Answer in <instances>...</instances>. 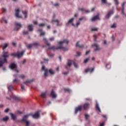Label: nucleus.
I'll list each match as a JSON object with an SVG mask.
<instances>
[{
  "label": "nucleus",
  "instance_id": "nucleus-34",
  "mask_svg": "<svg viewBox=\"0 0 126 126\" xmlns=\"http://www.w3.org/2000/svg\"><path fill=\"white\" fill-rule=\"evenodd\" d=\"M117 27V24L114 23L111 26V28H116Z\"/></svg>",
  "mask_w": 126,
  "mask_h": 126
},
{
  "label": "nucleus",
  "instance_id": "nucleus-39",
  "mask_svg": "<svg viewBox=\"0 0 126 126\" xmlns=\"http://www.w3.org/2000/svg\"><path fill=\"white\" fill-rule=\"evenodd\" d=\"M79 20L80 21L81 20H86V18L85 17H82L79 19Z\"/></svg>",
  "mask_w": 126,
  "mask_h": 126
},
{
  "label": "nucleus",
  "instance_id": "nucleus-23",
  "mask_svg": "<svg viewBox=\"0 0 126 126\" xmlns=\"http://www.w3.org/2000/svg\"><path fill=\"white\" fill-rule=\"evenodd\" d=\"M95 108L98 111V112L101 113V109H100V107H99V104L98 103H96Z\"/></svg>",
  "mask_w": 126,
  "mask_h": 126
},
{
  "label": "nucleus",
  "instance_id": "nucleus-53",
  "mask_svg": "<svg viewBox=\"0 0 126 126\" xmlns=\"http://www.w3.org/2000/svg\"><path fill=\"white\" fill-rule=\"evenodd\" d=\"M20 77H21V78H25V75H21L20 76Z\"/></svg>",
  "mask_w": 126,
  "mask_h": 126
},
{
  "label": "nucleus",
  "instance_id": "nucleus-43",
  "mask_svg": "<svg viewBox=\"0 0 126 126\" xmlns=\"http://www.w3.org/2000/svg\"><path fill=\"white\" fill-rule=\"evenodd\" d=\"M2 20H3V22H4V23L5 24H7V21L6 20H5V17H3L2 18Z\"/></svg>",
  "mask_w": 126,
  "mask_h": 126
},
{
  "label": "nucleus",
  "instance_id": "nucleus-8",
  "mask_svg": "<svg viewBox=\"0 0 126 126\" xmlns=\"http://www.w3.org/2000/svg\"><path fill=\"white\" fill-rule=\"evenodd\" d=\"M92 47H95L96 48L94 49V51H100L101 50V48H100V46L97 44H94L92 45Z\"/></svg>",
  "mask_w": 126,
  "mask_h": 126
},
{
  "label": "nucleus",
  "instance_id": "nucleus-6",
  "mask_svg": "<svg viewBox=\"0 0 126 126\" xmlns=\"http://www.w3.org/2000/svg\"><path fill=\"white\" fill-rule=\"evenodd\" d=\"M83 109L84 110H88L90 107V104L88 102H86L85 104H83V106H82Z\"/></svg>",
  "mask_w": 126,
  "mask_h": 126
},
{
  "label": "nucleus",
  "instance_id": "nucleus-57",
  "mask_svg": "<svg viewBox=\"0 0 126 126\" xmlns=\"http://www.w3.org/2000/svg\"><path fill=\"white\" fill-rule=\"evenodd\" d=\"M77 27H78L79 25H80V22H78L76 23Z\"/></svg>",
  "mask_w": 126,
  "mask_h": 126
},
{
  "label": "nucleus",
  "instance_id": "nucleus-40",
  "mask_svg": "<svg viewBox=\"0 0 126 126\" xmlns=\"http://www.w3.org/2000/svg\"><path fill=\"white\" fill-rule=\"evenodd\" d=\"M32 44V46H34L35 47L37 46H39V43H37V42H34Z\"/></svg>",
  "mask_w": 126,
  "mask_h": 126
},
{
  "label": "nucleus",
  "instance_id": "nucleus-19",
  "mask_svg": "<svg viewBox=\"0 0 126 126\" xmlns=\"http://www.w3.org/2000/svg\"><path fill=\"white\" fill-rule=\"evenodd\" d=\"M76 47H79V48H84V45L83 44H79V41L77 42L76 44Z\"/></svg>",
  "mask_w": 126,
  "mask_h": 126
},
{
  "label": "nucleus",
  "instance_id": "nucleus-56",
  "mask_svg": "<svg viewBox=\"0 0 126 126\" xmlns=\"http://www.w3.org/2000/svg\"><path fill=\"white\" fill-rule=\"evenodd\" d=\"M11 98H13V99H14V100H16V96L15 95H13L12 97Z\"/></svg>",
  "mask_w": 126,
  "mask_h": 126
},
{
  "label": "nucleus",
  "instance_id": "nucleus-49",
  "mask_svg": "<svg viewBox=\"0 0 126 126\" xmlns=\"http://www.w3.org/2000/svg\"><path fill=\"white\" fill-rule=\"evenodd\" d=\"M9 111V108H7V109L4 110V113H8Z\"/></svg>",
  "mask_w": 126,
  "mask_h": 126
},
{
  "label": "nucleus",
  "instance_id": "nucleus-31",
  "mask_svg": "<svg viewBox=\"0 0 126 126\" xmlns=\"http://www.w3.org/2000/svg\"><path fill=\"white\" fill-rule=\"evenodd\" d=\"M106 67L108 69H110V68H111V64L110 63H108L107 64H106Z\"/></svg>",
  "mask_w": 126,
  "mask_h": 126
},
{
  "label": "nucleus",
  "instance_id": "nucleus-44",
  "mask_svg": "<svg viewBox=\"0 0 126 126\" xmlns=\"http://www.w3.org/2000/svg\"><path fill=\"white\" fill-rule=\"evenodd\" d=\"M49 41H51V42L53 41H55V37H52L49 38Z\"/></svg>",
  "mask_w": 126,
  "mask_h": 126
},
{
  "label": "nucleus",
  "instance_id": "nucleus-51",
  "mask_svg": "<svg viewBox=\"0 0 126 126\" xmlns=\"http://www.w3.org/2000/svg\"><path fill=\"white\" fill-rule=\"evenodd\" d=\"M11 57L13 56V57H16V53H12L11 54Z\"/></svg>",
  "mask_w": 126,
  "mask_h": 126
},
{
  "label": "nucleus",
  "instance_id": "nucleus-32",
  "mask_svg": "<svg viewBox=\"0 0 126 126\" xmlns=\"http://www.w3.org/2000/svg\"><path fill=\"white\" fill-rule=\"evenodd\" d=\"M23 14L25 16V18H27V11H24L22 12Z\"/></svg>",
  "mask_w": 126,
  "mask_h": 126
},
{
  "label": "nucleus",
  "instance_id": "nucleus-10",
  "mask_svg": "<svg viewBox=\"0 0 126 126\" xmlns=\"http://www.w3.org/2000/svg\"><path fill=\"white\" fill-rule=\"evenodd\" d=\"M42 70L45 71L44 74L45 77H46V76H48V69L46 68L45 67V66H42Z\"/></svg>",
  "mask_w": 126,
  "mask_h": 126
},
{
  "label": "nucleus",
  "instance_id": "nucleus-1",
  "mask_svg": "<svg viewBox=\"0 0 126 126\" xmlns=\"http://www.w3.org/2000/svg\"><path fill=\"white\" fill-rule=\"evenodd\" d=\"M69 41L67 39H64L63 41H60L58 42V45L60 46L56 47L55 46L52 47H49L48 48V50H53V51H56V50H63V51H67L68 49L66 47L63 46V44L65 43L66 45H68Z\"/></svg>",
  "mask_w": 126,
  "mask_h": 126
},
{
  "label": "nucleus",
  "instance_id": "nucleus-59",
  "mask_svg": "<svg viewBox=\"0 0 126 126\" xmlns=\"http://www.w3.org/2000/svg\"><path fill=\"white\" fill-rule=\"evenodd\" d=\"M85 100H86V101H91V99L90 98H86Z\"/></svg>",
  "mask_w": 126,
  "mask_h": 126
},
{
  "label": "nucleus",
  "instance_id": "nucleus-62",
  "mask_svg": "<svg viewBox=\"0 0 126 126\" xmlns=\"http://www.w3.org/2000/svg\"><path fill=\"white\" fill-rule=\"evenodd\" d=\"M89 53H90V50H89V51H87L86 52V55H88V54H89Z\"/></svg>",
  "mask_w": 126,
  "mask_h": 126
},
{
  "label": "nucleus",
  "instance_id": "nucleus-35",
  "mask_svg": "<svg viewBox=\"0 0 126 126\" xmlns=\"http://www.w3.org/2000/svg\"><path fill=\"white\" fill-rule=\"evenodd\" d=\"M21 100V98L20 97L17 96H16V102H19Z\"/></svg>",
  "mask_w": 126,
  "mask_h": 126
},
{
  "label": "nucleus",
  "instance_id": "nucleus-7",
  "mask_svg": "<svg viewBox=\"0 0 126 126\" xmlns=\"http://www.w3.org/2000/svg\"><path fill=\"white\" fill-rule=\"evenodd\" d=\"M25 51H22L21 52H18L16 53V57L18 58V59H20L21 57L24 55V53Z\"/></svg>",
  "mask_w": 126,
  "mask_h": 126
},
{
  "label": "nucleus",
  "instance_id": "nucleus-60",
  "mask_svg": "<svg viewBox=\"0 0 126 126\" xmlns=\"http://www.w3.org/2000/svg\"><path fill=\"white\" fill-rule=\"evenodd\" d=\"M105 126V123L103 122L100 124L99 126Z\"/></svg>",
  "mask_w": 126,
  "mask_h": 126
},
{
  "label": "nucleus",
  "instance_id": "nucleus-37",
  "mask_svg": "<svg viewBox=\"0 0 126 126\" xmlns=\"http://www.w3.org/2000/svg\"><path fill=\"white\" fill-rule=\"evenodd\" d=\"M10 116L13 120H15V115L12 113H10Z\"/></svg>",
  "mask_w": 126,
  "mask_h": 126
},
{
  "label": "nucleus",
  "instance_id": "nucleus-20",
  "mask_svg": "<svg viewBox=\"0 0 126 126\" xmlns=\"http://www.w3.org/2000/svg\"><path fill=\"white\" fill-rule=\"evenodd\" d=\"M97 19H99V15H97L96 16L94 17L92 19V21H95L97 20Z\"/></svg>",
  "mask_w": 126,
  "mask_h": 126
},
{
  "label": "nucleus",
  "instance_id": "nucleus-29",
  "mask_svg": "<svg viewBox=\"0 0 126 126\" xmlns=\"http://www.w3.org/2000/svg\"><path fill=\"white\" fill-rule=\"evenodd\" d=\"M8 120V117L7 116H6L2 119V121L3 122H6Z\"/></svg>",
  "mask_w": 126,
  "mask_h": 126
},
{
  "label": "nucleus",
  "instance_id": "nucleus-28",
  "mask_svg": "<svg viewBox=\"0 0 126 126\" xmlns=\"http://www.w3.org/2000/svg\"><path fill=\"white\" fill-rule=\"evenodd\" d=\"M49 73H50V74H52V75L55 74V71H54V70H53V69H50L49 70Z\"/></svg>",
  "mask_w": 126,
  "mask_h": 126
},
{
  "label": "nucleus",
  "instance_id": "nucleus-15",
  "mask_svg": "<svg viewBox=\"0 0 126 126\" xmlns=\"http://www.w3.org/2000/svg\"><path fill=\"white\" fill-rule=\"evenodd\" d=\"M39 116L40 114L39 112H36L32 115V118H33V119H37V118H39Z\"/></svg>",
  "mask_w": 126,
  "mask_h": 126
},
{
  "label": "nucleus",
  "instance_id": "nucleus-21",
  "mask_svg": "<svg viewBox=\"0 0 126 126\" xmlns=\"http://www.w3.org/2000/svg\"><path fill=\"white\" fill-rule=\"evenodd\" d=\"M28 28L29 31H33V25H29L28 26Z\"/></svg>",
  "mask_w": 126,
  "mask_h": 126
},
{
  "label": "nucleus",
  "instance_id": "nucleus-3",
  "mask_svg": "<svg viewBox=\"0 0 126 126\" xmlns=\"http://www.w3.org/2000/svg\"><path fill=\"white\" fill-rule=\"evenodd\" d=\"M30 116H32V114H27L24 116L23 117L22 121V122H24L26 126H30V122L27 120V119H28V118H29V117H30Z\"/></svg>",
  "mask_w": 126,
  "mask_h": 126
},
{
  "label": "nucleus",
  "instance_id": "nucleus-46",
  "mask_svg": "<svg viewBox=\"0 0 126 126\" xmlns=\"http://www.w3.org/2000/svg\"><path fill=\"white\" fill-rule=\"evenodd\" d=\"M65 91H67V92H70L71 90L69 89H64Z\"/></svg>",
  "mask_w": 126,
  "mask_h": 126
},
{
  "label": "nucleus",
  "instance_id": "nucleus-52",
  "mask_svg": "<svg viewBox=\"0 0 126 126\" xmlns=\"http://www.w3.org/2000/svg\"><path fill=\"white\" fill-rule=\"evenodd\" d=\"M39 26L40 27H43V26H45V24H40L39 25Z\"/></svg>",
  "mask_w": 126,
  "mask_h": 126
},
{
  "label": "nucleus",
  "instance_id": "nucleus-24",
  "mask_svg": "<svg viewBox=\"0 0 126 126\" xmlns=\"http://www.w3.org/2000/svg\"><path fill=\"white\" fill-rule=\"evenodd\" d=\"M32 81H34V79L31 80H27L24 82V84L27 85V84L30 83V82H32Z\"/></svg>",
  "mask_w": 126,
  "mask_h": 126
},
{
  "label": "nucleus",
  "instance_id": "nucleus-61",
  "mask_svg": "<svg viewBox=\"0 0 126 126\" xmlns=\"http://www.w3.org/2000/svg\"><path fill=\"white\" fill-rule=\"evenodd\" d=\"M23 33H24V34H28L29 32H28V31H24L23 32Z\"/></svg>",
  "mask_w": 126,
  "mask_h": 126
},
{
  "label": "nucleus",
  "instance_id": "nucleus-47",
  "mask_svg": "<svg viewBox=\"0 0 126 126\" xmlns=\"http://www.w3.org/2000/svg\"><path fill=\"white\" fill-rule=\"evenodd\" d=\"M77 57H80V55H81V53H80V52H77Z\"/></svg>",
  "mask_w": 126,
  "mask_h": 126
},
{
  "label": "nucleus",
  "instance_id": "nucleus-13",
  "mask_svg": "<svg viewBox=\"0 0 126 126\" xmlns=\"http://www.w3.org/2000/svg\"><path fill=\"white\" fill-rule=\"evenodd\" d=\"M41 97L42 98H44V99H46L47 98V92H45L44 93H42L40 94Z\"/></svg>",
  "mask_w": 126,
  "mask_h": 126
},
{
  "label": "nucleus",
  "instance_id": "nucleus-17",
  "mask_svg": "<svg viewBox=\"0 0 126 126\" xmlns=\"http://www.w3.org/2000/svg\"><path fill=\"white\" fill-rule=\"evenodd\" d=\"M73 20H74V18H72L70 19L68 22L66 23V25H68V24H72V23H73Z\"/></svg>",
  "mask_w": 126,
  "mask_h": 126
},
{
  "label": "nucleus",
  "instance_id": "nucleus-41",
  "mask_svg": "<svg viewBox=\"0 0 126 126\" xmlns=\"http://www.w3.org/2000/svg\"><path fill=\"white\" fill-rule=\"evenodd\" d=\"M89 61V58H87L86 59H85L84 61V63H88Z\"/></svg>",
  "mask_w": 126,
  "mask_h": 126
},
{
  "label": "nucleus",
  "instance_id": "nucleus-33",
  "mask_svg": "<svg viewBox=\"0 0 126 126\" xmlns=\"http://www.w3.org/2000/svg\"><path fill=\"white\" fill-rule=\"evenodd\" d=\"M8 46V44L7 43L4 44L2 47V50H4V49H6V48H7Z\"/></svg>",
  "mask_w": 126,
  "mask_h": 126
},
{
  "label": "nucleus",
  "instance_id": "nucleus-18",
  "mask_svg": "<svg viewBox=\"0 0 126 126\" xmlns=\"http://www.w3.org/2000/svg\"><path fill=\"white\" fill-rule=\"evenodd\" d=\"M52 23H53V22H56L57 23V26H60V20L57 19V20H52L51 21Z\"/></svg>",
  "mask_w": 126,
  "mask_h": 126
},
{
  "label": "nucleus",
  "instance_id": "nucleus-36",
  "mask_svg": "<svg viewBox=\"0 0 126 126\" xmlns=\"http://www.w3.org/2000/svg\"><path fill=\"white\" fill-rule=\"evenodd\" d=\"M94 41H95V42H97V38H98V36H97L96 35H94Z\"/></svg>",
  "mask_w": 126,
  "mask_h": 126
},
{
  "label": "nucleus",
  "instance_id": "nucleus-27",
  "mask_svg": "<svg viewBox=\"0 0 126 126\" xmlns=\"http://www.w3.org/2000/svg\"><path fill=\"white\" fill-rule=\"evenodd\" d=\"M8 89L9 91H12V90H13V87L12 86V85L8 86Z\"/></svg>",
  "mask_w": 126,
  "mask_h": 126
},
{
  "label": "nucleus",
  "instance_id": "nucleus-38",
  "mask_svg": "<svg viewBox=\"0 0 126 126\" xmlns=\"http://www.w3.org/2000/svg\"><path fill=\"white\" fill-rule=\"evenodd\" d=\"M98 28H92L91 29V31H97Z\"/></svg>",
  "mask_w": 126,
  "mask_h": 126
},
{
  "label": "nucleus",
  "instance_id": "nucleus-42",
  "mask_svg": "<svg viewBox=\"0 0 126 126\" xmlns=\"http://www.w3.org/2000/svg\"><path fill=\"white\" fill-rule=\"evenodd\" d=\"M89 117H90V116H89L88 114H85V118L87 120H88V118H89Z\"/></svg>",
  "mask_w": 126,
  "mask_h": 126
},
{
  "label": "nucleus",
  "instance_id": "nucleus-54",
  "mask_svg": "<svg viewBox=\"0 0 126 126\" xmlns=\"http://www.w3.org/2000/svg\"><path fill=\"white\" fill-rule=\"evenodd\" d=\"M2 11L3 13H4L5 12H6V9H4V8H3V9H2Z\"/></svg>",
  "mask_w": 126,
  "mask_h": 126
},
{
  "label": "nucleus",
  "instance_id": "nucleus-16",
  "mask_svg": "<svg viewBox=\"0 0 126 126\" xmlns=\"http://www.w3.org/2000/svg\"><path fill=\"white\" fill-rule=\"evenodd\" d=\"M9 67L11 68V69H13L16 67V64L12 63L9 65Z\"/></svg>",
  "mask_w": 126,
  "mask_h": 126
},
{
  "label": "nucleus",
  "instance_id": "nucleus-25",
  "mask_svg": "<svg viewBox=\"0 0 126 126\" xmlns=\"http://www.w3.org/2000/svg\"><path fill=\"white\" fill-rule=\"evenodd\" d=\"M72 63H73V61L71 60H68L67 62L68 66H71V64H72Z\"/></svg>",
  "mask_w": 126,
  "mask_h": 126
},
{
  "label": "nucleus",
  "instance_id": "nucleus-63",
  "mask_svg": "<svg viewBox=\"0 0 126 126\" xmlns=\"http://www.w3.org/2000/svg\"><path fill=\"white\" fill-rule=\"evenodd\" d=\"M95 9H96L95 7H94V8H92L91 11H94V10H95Z\"/></svg>",
  "mask_w": 126,
  "mask_h": 126
},
{
  "label": "nucleus",
  "instance_id": "nucleus-30",
  "mask_svg": "<svg viewBox=\"0 0 126 126\" xmlns=\"http://www.w3.org/2000/svg\"><path fill=\"white\" fill-rule=\"evenodd\" d=\"M26 47L28 49H31L32 47H33V44H28L27 45Z\"/></svg>",
  "mask_w": 126,
  "mask_h": 126
},
{
  "label": "nucleus",
  "instance_id": "nucleus-9",
  "mask_svg": "<svg viewBox=\"0 0 126 126\" xmlns=\"http://www.w3.org/2000/svg\"><path fill=\"white\" fill-rule=\"evenodd\" d=\"M94 69H95V68H88L85 69V72L86 73H87L88 72H91V73H92L93 71H94Z\"/></svg>",
  "mask_w": 126,
  "mask_h": 126
},
{
  "label": "nucleus",
  "instance_id": "nucleus-55",
  "mask_svg": "<svg viewBox=\"0 0 126 126\" xmlns=\"http://www.w3.org/2000/svg\"><path fill=\"white\" fill-rule=\"evenodd\" d=\"M17 113L18 114H23V112H22V111H17Z\"/></svg>",
  "mask_w": 126,
  "mask_h": 126
},
{
  "label": "nucleus",
  "instance_id": "nucleus-2",
  "mask_svg": "<svg viewBox=\"0 0 126 126\" xmlns=\"http://www.w3.org/2000/svg\"><path fill=\"white\" fill-rule=\"evenodd\" d=\"M2 57L3 58H4V60H3L2 59H1V58H0V67H1V66L3 65V63H7L6 58H8V57H9V54H8V52L3 51L2 53Z\"/></svg>",
  "mask_w": 126,
  "mask_h": 126
},
{
  "label": "nucleus",
  "instance_id": "nucleus-48",
  "mask_svg": "<svg viewBox=\"0 0 126 126\" xmlns=\"http://www.w3.org/2000/svg\"><path fill=\"white\" fill-rule=\"evenodd\" d=\"M102 3H107V0H101Z\"/></svg>",
  "mask_w": 126,
  "mask_h": 126
},
{
  "label": "nucleus",
  "instance_id": "nucleus-58",
  "mask_svg": "<svg viewBox=\"0 0 126 126\" xmlns=\"http://www.w3.org/2000/svg\"><path fill=\"white\" fill-rule=\"evenodd\" d=\"M64 75H66V74H68V72H64L63 73Z\"/></svg>",
  "mask_w": 126,
  "mask_h": 126
},
{
  "label": "nucleus",
  "instance_id": "nucleus-45",
  "mask_svg": "<svg viewBox=\"0 0 126 126\" xmlns=\"http://www.w3.org/2000/svg\"><path fill=\"white\" fill-rule=\"evenodd\" d=\"M114 1L115 2V4L116 5H118L119 4V1H118V0H114Z\"/></svg>",
  "mask_w": 126,
  "mask_h": 126
},
{
  "label": "nucleus",
  "instance_id": "nucleus-50",
  "mask_svg": "<svg viewBox=\"0 0 126 126\" xmlns=\"http://www.w3.org/2000/svg\"><path fill=\"white\" fill-rule=\"evenodd\" d=\"M74 66L75 67H76V68H77V67H78V65H77V64L75 63H74Z\"/></svg>",
  "mask_w": 126,
  "mask_h": 126
},
{
  "label": "nucleus",
  "instance_id": "nucleus-14",
  "mask_svg": "<svg viewBox=\"0 0 126 126\" xmlns=\"http://www.w3.org/2000/svg\"><path fill=\"white\" fill-rule=\"evenodd\" d=\"M22 25H21L20 23H16V30H19V28H22Z\"/></svg>",
  "mask_w": 126,
  "mask_h": 126
},
{
  "label": "nucleus",
  "instance_id": "nucleus-22",
  "mask_svg": "<svg viewBox=\"0 0 126 126\" xmlns=\"http://www.w3.org/2000/svg\"><path fill=\"white\" fill-rule=\"evenodd\" d=\"M38 31L40 32V35L44 36L45 35V33L43 31V30L42 29H39L38 30Z\"/></svg>",
  "mask_w": 126,
  "mask_h": 126
},
{
  "label": "nucleus",
  "instance_id": "nucleus-5",
  "mask_svg": "<svg viewBox=\"0 0 126 126\" xmlns=\"http://www.w3.org/2000/svg\"><path fill=\"white\" fill-rule=\"evenodd\" d=\"M114 14V11L113 10H110L108 12L107 15L105 16V18L106 19H109L110 17H111V15H113Z\"/></svg>",
  "mask_w": 126,
  "mask_h": 126
},
{
  "label": "nucleus",
  "instance_id": "nucleus-26",
  "mask_svg": "<svg viewBox=\"0 0 126 126\" xmlns=\"http://www.w3.org/2000/svg\"><path fill=\"white\" fill-rule=\"evenodd\" d=\"M43 40L44 41L46 45H47V46H50L51 45V43H48V40H47V39L46 38H43Z\"/></svg>",
  "mask_w": 126,
  "mask_h": 126
},
{
  "label": "nucleus",
  "instance_id": "nucleus-12",
  "mask_svg": "<svg viewBox=\"0 0 126 126\" xmlns=\"http://www.w3.org/2000/svg\"><path fill=\"white\" fill-rule=\"evenodd\" d=\"M51 96L52 98H53V99H55V98H57V94H56V93L54 92V90H52L51 91Z\"/></svg>",
  "mask_w": 126,
  "mask_h": 126
},
{
  "label": "nucleus",
  "instance_id": "nucleus-11",
  "mask_svg": "<svg viewBox=\"0 0 126 126\" xmlns=\"http://www.w3.org/2000/svg\"><path fill=\"white\" fill-rule=\"evenodd\" d=\"M21 11V10L19 8L16 9V17H18V18H22V15H19V12Z\"/></svg>",
  "mask_w": 126,
  "mask_h": 126
},
{
  "label": "nucleus",
  "instance_id": "nucleus-4",
  "mask_svg": "<svg viewBox=\"0 0 126 126\" xmlns=\"http://www.w3.org/2000/svg\"><path fill=\"white\" fill-rule=\"evenodd\" d=\"M82 108V105H79L78 107H76L75 109V114L76 115L78 112H81Z\"/></svg>",
  "mask_w": 126,
  "mask_h": 126
},
{
  "label": "nucleus",
  "instance_id": "nucleus-64",
  "mask_svg": "<svg viewBox=\"0 0 126 126\" xmlns=\"http://www.w3.org/2000/svg\"><path fill=\"white\" fill-rule=\"evenodd\" d=\"M21 89H22V90H24V86L23 85L21 86Z\"/></svg>",
  "mask_w": 126,
  "mask_h": 126
}]
</instances>
